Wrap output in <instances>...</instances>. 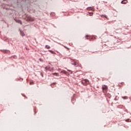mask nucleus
Wrapping results in <instances>:
<instances>
[{
	"label": "nucleus",
	"instance_id": "obj_11",
	"mask_svg": "<svg viewBox=\"0 0 131 131\" xmlns=\"http://www.w3.org/2000/svg\"><path fill=\"white\" fill-rule=\"evenodd\" d=\"M126 122H130L131 120H130V119H128L126 120Z\"/></svg>",
	"mask_w": 131,
	"mask_h": 131
},
{
	"label": "nucleus",
	"instance_id": "obj_4",
	"mask_svg": "<svg viewBox=\"0 0 131 131\" xmlns=\"http://www.w3.org/2000/svg\"><path fill=\"white\" fill-rule=\"evenodd\" d=\"M121 4H123L124 5H125V4H127V0H123L121 2Z\"/></svg>",
	"mask_w": 131,
	"mask_h": 131
},
{
	"label": "nucleus",
	"instance_id": "obj_12",
	"mask_svg": "<svg viewBox=\"0 0 131 131\" xmlns=\"http://www.w3.org/2000/svg\"><path fill=\"white\" fill-rule=\"evenodd\" d=\"M50 46H48V45H46V49H50Z\"/></svg>",
	"mask_w": 131,
	"mask_h": 131
},
{
	"label": "nucleus",
	"instance_id": "obj_15",
	"mask_svg": "<svg viewBox=\"0 0 131 131\" xmlns=\"http://www.w3.org/2000/svg\"><path fill=\"white\" fill-rule=\"evenodd\" d=\"M18 23H20V24H22V22H21L20 20H19V21H18Z\"/></svg>",
	"mask_w": 131,
	"mask_h": 131
},
{
	"label": "nucleus",
	"instance_id": "obj_21",
	"mask_svg": "<svg viewBox=\"0 0 131 131\" xmlns=\"http://www.w3.org/2000/svg\"><path fill=\"white\" fill-rule=\"evenodd\" d=\"M83 84H84V83H82Z\"/></svg>",
	"mask_w": 131,
	"mask_h": 131
},
{
	"label": "nucleus",
	"instance_id": "obj_16",
	"mask_svg": "<svg viewBox=\"0 0 131 131\" xmlns=\"http://www.w3.org/2000/svg\"><path fill=\"white\" fill-rule=\"evenodd\" d=\"M90 16H93V13H90Z\"/></svg>",
	"mask_w": 131,
	"mask_h": 131
},
{
	"label": "nucleus",
	"instance_id": "obj_14",
	"mask_svg": "<svg viewBox=\"0 0 131 131\" xmlns=\"http://www.w3.org/2000/svg\"><path fill=\"white\" fill-rule=\"evenodd\" d=\"M61 73H66V72H65V71H62L61 72Z\"/></svg>",
	"mask_w": 131,
	"mask_h": 131
},
{
	"label": "nucleus",
	"instance_id": "obj_7",
	"mask_svg": "<svg viewBox=\"0 0 131 131\" xmlns=\"http://www.w3.org/2000/svg\"><path fill=\"white\" fill-rule=\"evenodd\" d=\"M85 38H86V39H90V40L91 41V36L86 35Z\"/></svg>",
	"mask_w": 131,
	"mask_h": 131
},
{
	"label": "nucleus",
	"instance_id": "obj_17",
	"mask_svg": "<svg viewBox=\"0 0 131 131\" xmlns=\"http://www.w3.org/2000/svg\"><path fill=\"white\" fill-rule=\"evenodd\" d=\"M104 17H105V18H107V16L104 15Z\"/></svg>",
	"mask_w": 131,
	"mask_h": 131
},
{
	"label": "nucleus",
	"instance_id": "obj_20",
	"mask_svg": "<svg viewBox=\"0 0 131 131\" xmlns=\"http://www.w3.org/2000/svg\"><path fill=\"white\" fill-rule=\"evenodd\" d=\"M90 9V7H89V8H88V9Z\"/></svg>",
	"mask_w": 131,
	"mask_h": 131
},
{
	"label": "nucleus",
	"instance_id": "obj_18",
	"mask_svg": "<svg viewBox=\"0 0 131 131\" xmlns=\"http://www.w3.org/2000/svg\"><path fill=\"white\" fill-rule=\"evenodd\" d=\"M33 84V83H31V82L30 83V85H31V84Z\"/></svg>",
	"mask_w": 131,
	"mask_h": 131
},
{
	"label": "nucleus",
	"instance_id": "obj_9",
	"mask_svg": "<svg viewBox=\"0 0 131 131\" xmlns=\"http://www.w3.org/2000/svg\"><path fill=\"white\" fill-rule=\"evenodd\" d=\"M20 35H21V36H25V34L24 33V32L20 31Z\"/></svg>",
	"mask_w": 131,
	"mask_h": 131
},
{
	"label": "nucleus",
	"instance_id": "obj_2",
	"mask_svg": "<svg viewBox=\"0 0 131 131\" xmlns=\"http://www.w3.org/2000/svg\"><path fill=\"white\" fill-rule=\"evenodd\" d=\"M27 21H34V18L31 17V16H27Z\"/></svg>",
	"mask_w": 131,
	"mask_h": 131
},
{
	"label": "nucleus",
	"instance_id": "obj_10",
	"mask_svg": "<svg viewBox=\"0 0 131 131\" xmlns=\"http://www.w3.org/2000/svg\"><path fill=\"white\" fill-rule=\"evenodd\" d=\"M52 74H53V75H55V76H58L59 75V74L56 73H53Z\"/></svg>",
	"mask_w": 131,
	"mask_h": 131
},
{
	"label": "nucleus",
	"instance_id": "obj_1",
	"mask_svg": "<svg viewBox=\"0 0 131 131\" xmlns=\"http://www.w3.org/2000/svg\"><path fill=\"white\" fill-rule=\"evenodd\" d=\"M102 90L103 93H107V91H108V87L106 85H103L102 86Z\"/></svg>",
	"mask_w": 131,
	"mask_h": 131
},
{
	"label": "nucleus",
	"instance_id": "obj_19",
	"mask_svg": "<svg viewBox=\"0 0 131 131\" xmlns=\"http://www.w3.org/2000/svg\"><path fill=\"white\" fill-rule=\"evenodd\" d=\"M41 76H42V74H41Z\"/></svg>",
	"mask_w": 131,
	"mask_h": 131
},
{
	"label": "nucleus",
	"instance_id": "obj_8",
	"mask_svg": "<svg viewBox=\"0 0 131 131\" xmlns=\"http://www.w3.org/2000/svg\"><path fill=\"white\" fill-rule=\"evenodd\" d=\"M49 52H50V53H51V54H53L54 55H56V53H55V52L53 51L52 50H49Z\"/></svg>",
	"mask_w": 131,
	"mask_h": 131
},
{
	"label": "nucleus",
	"instance_id": "obj_3",
	"mask_svg": "<svg viewBox=\"0 0 131 131\" xmlns=\"http://www.w3.org/2000/svg\"><path fill=\"white\" fill-rule=\"evenodd\" d=\"M79 64V62L78 61H74V63H73V65H75V66H78Z\"/></svg>",
	"mask_w": 131,
	"mask_h": 131
},
{
	"label": "nucleus",
	"instance_id": "obj_5",
	"mask_svg": "<svg viewBox=\"0 0 131 131\" xmlns=\"http://www.w3.org/2000/svg\"><path fill=\"white\" fill-rule=\"evenodd\" d=\"M46 70H48V71H52V69H51V68L49 67H46L45 68Z\"/></svg>",
	"mask_w": 131,
	"mask_h": 131
},
{
	"label": "nucleus",
	"instance_id": "obj_13",
	"mask_svg": "<svg viewBox=\"0 0 131 131\" xmlns=\"http://www.w3.org/2000/svg\"><path fill=\"white\" fill-rule=\"evenodd\" d=\"M72 64L73 65V64H74V62H76L75 60H72Z\"/></svg>",
	"mask_w": 131,
	"mask_h": 131
},
{
	"label": "nucleus",
	"instance_id": "obj_6",
	"mask_svg": "<svg viewBox=\"0 0 131 131\" xmlns=\"http://www.w3.org/2000/svg\"><path fill=\"white\" fill-rule=\"evenodd\" d=\"M92 39H97V36H92L91 38V40H92Z\"/></svg>",
	"mask_w": 131,
	"mask_h": 131
}]
</instances>
